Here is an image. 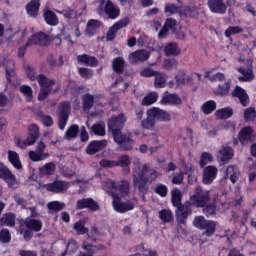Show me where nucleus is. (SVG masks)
<instances>
[{
	"label": "nucleus",
	"instance_id": "1",
	"mask_svg": "<svg viewBox=\"0 0 256 256\" xmlns=\"http://www.w3.org/2000/svg\"><path fill=\"white\" fill-rule=\"evenodd\" d=\"M143 107L136 106L134 108V115L136 120L141 121V126L143 129H148V131H155V125L157 123H169L171 121V114L165 109L159 107H152L146 111V118L143 119Z\"/></svg>",
	"mask_w": 256,
	"mask_h": 256
},
{
	"label": "nucleus",
	"instance_id": "2",
	"mask_svg": "<svg viewBox=\"0 0 256 256\" xmlns=\"http://www.w3.org/2000/svg\"><path fill=\"white\" fill-rule=\"evenodd\" d=\"M149 166L144 164L142 167H138L133 171V185L137 189L139 195H141L142 201L145 203L147 193H149V187L155 179H157V171L149 173Z\"/></svg>",
	"mask_w": 256,
	"mask_h": 256
},
{
	"label": "nucleus",
	"instance_id": "3",
	"mask_svg": "<svg viewBox=\"0 0 256 256\" xmlns=\"http://www.w3.org/2000/svg\"><path fill=\"white\" fill-rule=\"evenodd\" d=\"M24 71L26 73V77L30 81H37L40 86V92L38 94V101H45L49 95H51V91H53V85H55V80L47 78L45 74L37 75V70L35 67L24 64Z\"/></svg>",
	"mask_w": 256,
	"mask_h": 256
},
{
	"label": "nucleus",
	"instance_id": "4",
	"mask_svg": "<svg viewBox=\"0 0 256 256\" xmlns=\"http://www.w3.org/2000/svg\"><path fill=\"white\" fill-rule=\"evenodd\" d=\"M43 229V222L40 219L27 217L19 220L18 233L23 235L24 241L33 239V232L39 233Z\"/></svg>",
	"mask_w": 256,
	"mask_h": 256
},
{
	"label": "nucleus",
	"instance_id": "5",
	"mask_svg": "<svg viewBox=\"0 0 256 256\" xmlns=\"http://www.w3.org/2000/svg\"><path fill=\"white\" fill-rule=\"evenodd\" d=\"M97 14L100 15V17H107V19L115 21V19H119L121 16V8L113 1L106 0L104 6L97 8Z\"/></svg>",
	"mask_w": 256,
	"mask_h": 256
},
{
	"label": "nucleus",
	"instance_id": "6",
	"mask_svg": "<svg viewBox=\"0 0 256 256\" xmlns=\"http://www.w3.org/2000/svg\"><path fill=\"white\" fill-rule=\"evenodd\" d=\"M0 179L8 185V189H12V191H17V189H19V180H17V176L13 174L11 169H9L7 165H4L3 162H0Z\"/></svg>",
	"mask_w": 256,
	"mask_h": 256
},
{
	"label": "nucleus",
	"instance_id": "7",
	"mask_svg": "<svg viewBox=\"0 0 256 256\" xmlns=\"http://www.w3.org/2000/svg\"><path fill=\"white\" fill-rule=\"evenodd\" d=\"M125 123H127V116L125 114L121 113L118 116H112L108 120V133H111L112 137L123 133Z\"/></svg>",
	"mask_w": 256,
	"mask_h": 256
},
{
	"label": "nucleus",
	"instance_id": "8",
	"mask_svg": "<svg viewBox=\"0 0 256 256\" xmlns=\"http://www.w3.org/2000/svg\"><path fill=\"white\" fill-rule=\"evenodd\" d=\"M114 143L119 145L121 151H133V145H135V140L133 139V133L126 132L120 133L113 136Z\"/></svg>",
	"mask_w": 256,
	"mask_h": 256
},
{
	"label": "nucleus",
	"instance_id": "9",
	"mask_svg": "<svg viewBox=\"0 0 256 256\" xmlns=\"http://www.w3.org/2000/svg\"><path fill=\"white\" fill-rule=\"evenodd\" d=\"M211 191L204 190L203 187L197 186L194 191V195L191 196L193 205L195 207H205L211 201Z\"/></svg>",
	"mask_w": 256,
	"mask_h": 256
},
{
	"label": "nucleus",
	"instance_id": "10",
	"mask_svg": "<svg viewBox=\"0 0 256 256\" xmlns=\"http://www.w3.org/2000/svg\"><path fill=\"white\" fill-rule=\"evenodd\" d=\"M37 139H39V126H37V124H32L28 128V137L23 141L17 140L16 145L17 147H20V149H25V147L35 145Z\"/></svg>",
	"mask_w": 256,
	"mask_h": 256
},
{
	"label": "nucleus",
	"instance_id": "11",
	"mask_svg": "<svg viewBox=\"0 0 256 256\" xmlns=\"http://www.w3.org/2000/svg\"><path fill=\"white\" fill-rule=\"evenodd\" d=\"M71 114V103L64 101L59 104L58 127L61 131L67 126L69 115Z\"/></svg>",
	"mask_w": 256,
	"mask_h": 256
},
{
	"label": "nucleus",
	"instance_id": "12",
	"mask_svg": "<svg viewBox=\"0 0 256 256\" xmlns=\"http://www.w3.org/2000/svg\"><path fill=\"white\" fill-rule=\"evenodd\" d=\"M51 37L43 31L33 34L28 40L27 45H38L39 47H49L51 45Z\"/></svg>",
	"mask_w": 256,
	"mask_h": 256
},
{
	"label": "nucleus",
	"instance_id": "13",
	"mask_svg": "<svg viewBox=\"0 0 256 256\" xmlns=\"http://www.w3.org/2000/svg\"><path fill=\"white\" fill-rule=\"evenodd\" d=\"M76 209L78 211L88 209L91 213H95L101 209V206H99V203L95 199L88 197L77 200Z\"/></svg>",
	"mask_w": 256,
	"mask_h": 256
},
{
	"label": "nucleus",
	"instance_id": "14",
	"mask_svg": "<svg viewBox=\"0 0 256 256\" xmlns=\"http://www.w3.org/2000/svg\"><path fill=\"white\" fill-rule=\"evenodd\" d=\"M112 198V205L117 213H127V211H133L135 209V204L133 202H121V197L115 193H112Z\"/></svg>",
	"mask_w": 256,
	"mask_h": 256
},
{
	"label": "nucleus",
	"instance_id": "15",
	"mask_svg": "<svg viewBox=\"0 0 256 256\" xmlns=\"http://www.w3.org/2000/svg\"><path fill=\"white\" fill-rule=\"evenodd\" d=\"M207 5L211 13L225 15L230 4L229 2L225 3V0H208Z\"/></svg>",
	"mask_w": 256,
	"mask_h": 256
},
{
	"label": "nucleus",
	"instance_id": "16",
	"mask_svg": "<svg viewBox=\"0 0 256 256\" xmlns=\"http://www.w3.org/2000/svg\"><path fill=\"white\" fill-rule=\"evenodd\" d=\"M129 25V18H124L116 23H114L108 30L106 34L107 41H115L117 37V33H119L120 29H123L124 27H127Z\"/></svg>",
	"mask_w": 256,
	"mask_h": 256
},
{
	"label": "nucleus",
	"instance_id": "17",
	"mask_svg": "<svg viewBox=\"0 0 256 256\" xmlns=\"http://www.w3.org/2000/svg\"><path fill=\"white\" fill-rule=\"evenodd\" d=\"M248 67H239L237 69L238 73H240L242 76L238 77V80L241 83H249L255 79V74L253 73V64L250 60H247Z\"/></svg>",
	"mask_w": 256,
	"mask_h": 256
},
{
	"label": "nucleus",
	"instance_id": "18",
	"mask_svg": "<svg viewBox=\"0 0 256 256\" xmlns=\"http://www.w3.org/2000/svg\"><path fill=\"white\" fill-rule=\"evenodd\" d=\"M217 173H219V170L213 165L204 167L202 172V183H204V185H211L214 179H217Z\"/></svg>",
	"mask_w": 256,
	"mask_h": 256
},
{
	"label": "nucleus",
	"instance_id": "19",
	"mask_svg": "<svg viewBox=\"0 0 256 256\" xmlns=\"http://www.w3.org/2000/svg\"><path fill=\"white\" fill-rule=\"evenodd\" d=\"M177 27V20L173 18H167L164 22L163 27L158 32V39H167L169 37V31H175Z\"/></svg>",
	"mask_w": 256,
	"mask_h": 256
},
{
	"label": "nucleus",
	"instance_id": "20",
	"mask_svg": "<svg viewBox=\"0 0 256 256\" xmlns=\"http://www.w3.org/2000/svg\"><path fill=\"white\" fill-rule=\"evenodd\" d=\"M231 97L239 99L242 107H247L251 101L249 99V94H247V91H245L241 86H235L234 90L231 92Z\"/></svg>",
	"mask_w": 256,
	"mask_h": 256
},
{
	"label": "nucleus",
	"instance_id": "21",
	"mask_svg": "<svg viewBox=\"0 0 256 256\" xmlns=\"http://www.w3.org/2000/svg\"><path fill=\"white\" fill-rule=\"evenodd\" d=\"M102 27H103V22H101V20L90 19L86 24L85 35H87V37H95V35L99 33V30Z\"/></svg>",
	"mask_w": 256,
	"mask_h": 256
},
{
	"label": "nucleus",
	"instance_id": "22",
	"mask_svg": "<svg viewBox=\"0 0 256 256\" xmlns=\"http://www.w3.org/2000/svg\"><path fill=\"white\" fill-rule=\"evenodd\" d=\"M107 147V140H93L90 141L86 147L87 155H95L99 151H103Z\"/></svg>",
	"mask_w": 256,
	"mask_h": 256
},
{
	"label": "nucleus",
	"instance_id": "23",
	"mask_svg": "<svg viewBox=\"0 0 256 256\" xmlns=\"http://www.w3.org/2000/svg\"><path fill=\"white\" fill-rule=\"evenodd\" d=\"M160 105H183V99L175 93L165 92L160 100Z\"/></svg>",
	"mask_w": 256,
	"mask_h": 256
},
{
	"label": "nucleus",
	"instance_id": "24",
	"mask_svg": "<svg viewBox=\"0 0 256 256\" xmlns=\"http://www.w3.org/2000/svg\"><path fill=\"white\" fill-rule=\"evenodd\" d=\"M45 188L51 193H63L69 189V184L65 181L56 180L45 185Z\"/></svg>",
	"mask_w": 256,
	"mask_h": 256
},
{
	"label": "nucleus",
	"instance_id": "25",
	"mask_svg": "<svg viewBox=\"0 0 256 256\" xmlns=\"http://www.w3.org/2000/svg\"><path fill=\"white\" fill-rule=\"evenodd\" d=\"M238 140L243 146L251 143L253 141V128L250 126L243 127L238 134Z\"/></svg>",
	"mask_w": 256,
	"mask_h": 256
},
{
	"label": "nucleus",
	"instance_id": "26",
	"mask_svg": "<svg viewBox=\"0 0 256 256\" xmlns=\"http://www.w3.org/2000/svg\"><path fill=\"white\" fill-rule=\"evenodd\" d=\"M76 59L80 65H86V67H97L99 65V60L88 54L78 55Z\"/></svg>",
	"mask_w": 256,
	"mask_h": 256
},
{
	"label": "nucleus",
	"instance_id": "27",
	"mask_svg": "<svg viewBox=\"0 0 256 256\" xmlns=\"http://www.w3.org/2000/svg\"><path fill=\"white\" fill-rule=\"evenodd\" d=\"M213 93L217 97H229V93H231V80L218 84Z\"/></svg>",
	"mask_w": 256,
	"mask_h": 256
},
{
	"label": "nucleus",
	"instance_id": "28",
	"mask_svg": "<svg viewBox=\"0 0 256 256\" xmlns=\"http://www.w3.org/2000/svg\"><path fill=\"white\" fill-rule=\"evenodd\" d=\"M151 54L147 50H137L129 55V62L132 64L138 61H147Z\"/></svg>",
	"mask_w": 256,
	"mask_h": 256
},
{
	"label": "nucleus",
	"instance_id": "29",
	"mask_svg": "<svg viewBox=\"0 0 256 256\" xmlns=\"http://www.w3.org/2000/svg\"><path fill=\"white\" fill-rule=\"evenodd\" d=\"M39 7H41V0H30V2L26 4L25 9L30 17L37 19Z\"/></svg>",
	"mask_w": 256,
	"mask_h": 256
},
{
	"label": "nucleus",
	"instance_id": "30",
	"mask_svg": "<svg viewBox=\"0 0 256 256\" xmlns=\"http://www.w3.org/2000/svg\"><path fill=\"white\" fill-rule=\"evenodd\" d=\"M182 199H183V194L181 193V190H179L178 188H174L172 190L171 201H172L173 207H176L178 211H183L185 207V205L181 203Z\"/></svg>",
	"mask_w": 256,
	"mask_h": 256
},
{
	"label": "nucleus",
	"instance_id": "31",
	"mask_svg": "<svg viewBox=\"0 0 256 256\" xmlns=\"http://www.w3.org/2000/svg\"><path fill=\"white\" fill-rule=\"evenodd\" d=\"M17 216L13 212H8L0 218V227H15Z\"/></svg>",
	"mask_w": 256,
	"mask_h": 256
},
{
	"label": "nucleus",
	"instance_id": "32",
	"mask_svg": "<svg viewBox=\"0 0 256 256\" xmlns=\"http://www.w3.org/2000/svg\"><path fill=\"white\" fill-rule=\"evenodd\" d=\"M8 161L9 163H11L14 169H17L18 171H21V169H23V164L21 163L19 153L13 150H8Z\"/></svg>",
	"mask_w": 256,
	"mask_h": 256
},
{
	"label": "nucleus",
	"instance_id": "33",
	"mask_svg": "<svg viewBox=\"0 0 256 256\" xmlns=\"http://www.w3.org/2000/svg\"><path fill=\"white\" fill-rule=\"evenodd\" d=\"M220 159L222 163H228L233 159V156L235 155V151H233V148L231 146H224L219 151Z\"/></svg>",
	"mask_w": 256,
	"mask_h": 256
},
{
	"label": "nucleus",
	"instance_id": "34",
	"mask_svg": "<svg viewBox=\"0 0 256 256\" xmlns=\"http://www.w3.org/2000/svg\"><path fill=\"white\" fill-rule=\"evenodd\" d=\"M164 53L166 57H177V55H181V49L175 42H171L164 47Z\"/></svg>",
	"mask_w": 256,
	"mask_h": 256
},
{
	"label": "nucleus",
	"instance_id": "35",
	"mask_svg": "<svg viewBox=\"0 0 256 256\" xmlns=\"http://www.w3.org/2000/svg\"><path fill=\"white\" fill-rule=\"evenodd\" d=\"M112 69L117 75H123L125 71V59L123 57H116L112 60Z\"/></svg>",
	"mask_w": 256,
	"mask_h": 256
},
{
	"label": "nucleus",
	"instance_id": "36",
	"mask_svg": "<svg viewBox=\"0 0 256 256\" xmlns=\"http://www.w3.org/2000/svg\"><path fill=\"white\" fill-rule=\"evenodd\" d=\"M95 105V96L90 93H86L82 96V109L83 111H91Z\"/></svg>",
	"mask_w": 256,
	"mask_h": 256
},
{
	"label": "nucleus",
	"instance_id": "37",
	"mask_svg": "<svg viewBox=\"0 0 256 256\" xmlns=\"http://www.w3.org/2000/svg\"><path fill=\"white\" fill-rule=\"evenodd\" d=\"M189 215H191V209L187 206H184L183 210L176 209V219L180 225H185Z\"/></svg>",
	"mask_w": 256,
	"mask_h": 256
},
{
	"label": "nucleus",
	"instance_id": "38",
	"mask_svg": "<svg viewBox=\"0 0 256 256\" xmlns=\"http://www.w3.org/2000/svg\"><path fill=\"white\" fill-rule=\"evenodd\" d=\"M154 77V87L156 89H163L167 85V75L165 73L157 71Z\"/></svg>",
	"mask_w": 256,
	"mask_h": 256
},
{
	"label": "nucleus",
	"instance_id": "39",
	"mask_svg": "<svg viewBox=\"0 0 256 256\" xmlns=\"http://www.w3.org/2000/svg\"><path fill=\"white\" fill-rule=\"evenodd\" d=\"M78 135H79V125L72 124L67 128L64 134V137L65 139H67V141H71L73 139H77Z\"/></svg>",
	"mask_w": 256,
	"mask_h": 256
},
{
	"label": "nucleus",
	"instance_id": "40",
	"mask_svg": "<svg viewBox=\"0 0 256 256\" xmlns=\"http://www.w3.org/2000/svg\"><path fill=\"white\" fill-rule=\"evenodd\" d=\"M215 117L216 119H220V120L231 119V117H233V108L231 107L221 108L215 112Z\"/></svg>",
	"mask_w": 256,
	"mask_h": 256
},
{
	"label": "nucleus",
	"instance_id": "41",
	"mask_svg": "<svg viewBox=\"0 0 256 256\" xmlns=\"http://www.w3.org/2000/svg\"><path fill=\"white\" fill-rule=\"evenodd\" d=\"M44 20L47 25H50L51 27H55V25L59 24V18H57V14L51 10L45 11Z\"/></svg>",
	"mask_w": 256,
	"mask_h": 256
},
{
	"label": "nucleus",
	"instance_id": "42",
	"mask_svg": "<svg viewBox=\"0 0 256 256\" xmlns=\"http://www.w3.org/2000/svg\"><path fill=\"white\" fill-rule=\"evenodd\" d=\"M217 109V102L208 100L201 106V111L204 115H211Z\"/></svg>",
	"mask_w": 256,
	"mask_h": 256
},
{
	"label": "nucleus",
	"instance_id": "43",
	"mask_svg": "<svg viewBox=\"0 0 256 256\" xmlns=\"http://www.w3.org/2000/svg\"><path fill=\"white\" fill-rule=\"evenodd\" d=\"M28 157L34 163H39V161H45L49 157V153H41L36 151H29Z\"/></svg>",
	"mask_w": 256,
	"mask_h": 256
},
{
	"label": "nucleus",
	"instance_id": "44",
	"mask_svg": "<svg viewBox=\"0 0 256 256\" xmlns=\"http://www.w3.org/2000/svg\"><path fill=\"white\" fill-rule=\"evenodd\" d=\"M175 81L177 85H185L186 83L191 82V76H187L185 70H179L175 75Z\"/></svg>",
	"mask_w": 256,
	"mask_h": 256
},
{
	"label": "nucleus",
	"instance_id": "45",
	"mask_svg": "<svg viewBox=\"0 0 256 256\" xmlns=\"http://www.w3.org/2000/svg\"><path fill=\"white\" fill-rule=\"evenodd\" d=\"M226 176L230 178L231 183L239 181V170L235 166H228L226 169Z\"/></svg>",
	"mask_w": 256,
	"mask_h": 256
},
{
	"label": "nucleus",
	"instance_id": "46",
	"mask_svg": "<svg viewBox=\"0 0 256 256\" xmlns=\"http://www.w3.org/2000/svg\"><path fill=\"white\" fill-rule=\"evenodd\" d=\"M215 229H217V222L213 220H207L202 231H205L207 237H211L215 234Z\"/></svg>",
	"mask_w": 256,
	"mask_h": 256
},
{
	"label": "nucleus",
	"instance_id": "47",
	"mask_svg": "<svg viewBox=\"0 0 256 256\" xmlns=\"http://www.w3.org/2000/svg\"><path fill=\"white\" fill-rule=\"evenodd\" d=\"M202 213L205 217H215L217 215V205L215 203L206 204L202 207Z\"/></svg>",
	"mask_w": 256,
	"mask_h": 256
},
{
	"label": "nucleus",
	"instance_id": "48",
	"mask_svg": "<svg viewBox=\"0 0 256 256\" xmlns=\"http://www.w3.org/2000/svg\"><path fill=\"white\" fill-rule=\"evenodd\" d=\"M76 235H87L89 233V228L85 227V221L79 220L73 226Z\"/></svg>",
	"mask_w": 256,
	"mask_h": 256
},
{
	"label": "nucleus",
	"instance_id": "49",
	"mask_svg": "<svg viewBox=\"0 0 256 256\" xmlns=\"http://www.w3.org/2000/svg\"><path fill=\"white\" fill-rule=\"evenodd\" d=\"M157 99H159V94H157V92L149 93L142 99V105H144L145 107H149V105L157 103Z\"/></svg>",
	"mask_w": 256,
	"mask_h": 256
},
{
	"label": "nucleus",
	"instance_id": "50",
	"mask_svg": "<svg viewBox=\"0 0 256 256\" xmlns=\"http://www.w3.org/2000/svg\"><path fill=\"white\" fill-rule=\"evenodd\" d=\"M241 33H243V28L241 26H229L225 30L224 35L227 39H231L232 35H241Z\"/></svg>",
	"mask_w": 256,
	"mask_h": 256
},
{
	"label": "nucleus",
	"instance_id": "51",
	"mask_svg": "<svg viewBox=\"0 0 256 256\" xmlns=\"http://www.w3.org/2000/svg\"><path fill=\"white\" fill-rule=\"evenodd\" d=\"M20 93L26 97V101L30 103V101H33V88L29 85H22L19 88Z\"/></svg>",
	"mask_w": 256,
	"mask_h": 256
},
{
	"label": "nucleus",
	"instance_id": "52",
	"mask_svg": "<svg viewBox=\"0 0 256 256\" xmlns=\"http://www.w3.org/2000/svg\"><path fill=\"white\" fill-rule=\"evenodd\" d=\"M40 175H53L55 173V163L48 162L39 169Z\"/></svg>",
	"mask_w": 256,
	"mask_h": 256
},
{
	"label": "nucleus",
	"instance_id": "53",
	"mask_svg": "<svg viewBox=\"0 0 256 256\" xmlns=\"http://www.w3.org/2000/svg\"><path fill=\"white\" fill-rule=\"evenodd\" d=\"M208 163H213V155L209 152H203L200 156L199 166L203 169Z\"/></svg>",
	"mask_w": 256,
	"mask_h": 256
},
{
	"label": "nucleus",
	"instance_id": "54",
	"mask_svg": "<svg viewBox=\"0 0 256 256\" xmlns=\"http://www.w3.org/2000/svg\"><path fill=\"white\" fill-rule=\"evenodd\" d=\"M181 12V7L177 6L174 3H166L164 7V13L169 15H177V13Z\"/></svg>",
	"mask_w": 256,
	"mask_h": 256
},
{
	"label": "nucleus",
	"instance_id": "55",
	"mask_svg": "<svg viewBox=\"0 0 256 256\" xmlns=\"http://www.w3.org/2000/svg\"><path fill=\"white\" fill-rule=\"evenodd\" d=\"M47 209L49 211H54L55 213H59V211H63L65 209V203L59 201H52L47 204Z\"/></svg>",
	"mask_w": 256,
	"mask_h": 256
},
{
	"label": "nucleus",
	"instance_id": "56",
	"mask_svg": "<svg viewBox=\"0 0 256 256\" xmlns=\"http://www.w3.org/2000/svg\"><path fill=\"white\" fill-rule=\"evenodd\" d=\"M154 193H156V195H159V197L164 198L167 197L169 193V188L165 184L158 183L154 188Z\"/></svg>",
	"mask_w": 256,
	"mask_h": 256
},
{
	"label": "nucleus",
	"instance_id": "57",
	"mask_svg": "<svg viewBox=\"0 0 256 256\" xmlns=\"http://www.w3.org/2000/svg\"><path fill=\"white\" fill-rule=\"evenodd\" d=\"M116 185V191H119V193H121L122 196L128 195L129 182L127 180H121L120 182L116 183Z\"/></svg>",
	"mask_w": 256,
	"mask_h": 256
},
{
	"label": "nucleus",
	"instance_id": "58",
	"mask_svg": "<svg viewBox=\"0 0 256 256\" xmlns=\"http://www.w3.org/2000/svg\"><path fill=\"white\" fill-rule=\"evenodd\" d=\"M56 13L63 15L65 19H73L77 15V11L71 7H68L63 10H56Z\"/></svg>",
	"mask_w": 256,
	"mask_h": 256
},
{
	"label": "nucleus",
	"instance_id": "59",
	"mask_svg": "<svg viewBox=\"0 0 256 256\" xmlns=\"http://www.w3.org/2000/svg\"><path fill=\"white\" fill-rule=\"evenodd\" d=\"M164 69L171 71V69H177L179 67V62L175 58H167L163 61Z\"/></svg>",
	"mask_w": 256,
	"mask_h": 256
},
{
	"label": "nucleus",
	"instance_id": "60",
	"mask_svg": "<svg viewBox=\"0 0 256 256\" xmlns=\"http://www.w3.org/2000/svg\"><path fill=\"white\" fill-rule=\"evenodd\" d=\"M159 218L163 223H171L173 221V213L171 210L163 209L159 212Z\"/></svg>",
	"mask_w": 256,
	"mask_h": 256
},
{
	"label": "nucleus",
	"instance_id": "61",
	"mask_svg": "<svg viewBox=\"0 0 256 256\" xmlns=\"http://www.w3.org/2000/svg\"><path fill=\"white\" fill-rule=\"evenodd\" d=\"M92 132L94 133V135H99L100 137L105 136V124L104 123L93 124Z\"/></svg>",
	"mask_w": 256,
	"mask_h": 256
},
{
	"label": "nucleus",
	"instance_id": "62",
	"mask_svg": "<svg viewBox=\"0 0 256 256\" xmlns=\"http://www.w3.org/2000/svg\"><path fill=\"white\" fill-rule=\"evenodd\" d=\"M0 243L7 244L11 243V232L7 228H3L0 231Z\"/></svg>",
	"mask_w": 256,
	"mask_h": 256
},
{
	"label": "nucleus",
	"instance_id": "63",
	"mask_svg": "<svg viewBox=\"0 0 256 256\" xmlns=\"http://www.w3.org/2000/svg\"><path fill=\"white\" fill-rule=\"evenodd\" d=\"M256 110L254 107H249L244 110V121H255Z\"/></svg>",
	"mask_w": 256,
	"mask_h": 256
},
{
	"label": "nucleus",
	"instance_id": "64",
	"mask_svg": "<svg viewBox=\"0 0 256 256\" xmlns=\"http://www.w3.org/2000/svg\"><path fill=\"white\" fill-rule=\"evenodd\" d=\"M206 223L207 219H205V216H196L193 221L194 227H196V229H200V231H203Z\"/></svg>",
	"mask_w": 256,
	"mask_h": 256
}]
</instances>
